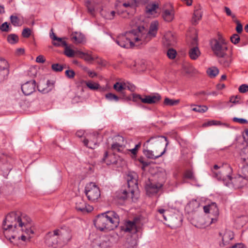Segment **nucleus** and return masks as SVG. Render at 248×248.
<instances>
[{"label": "nucleus", "instance_id": "1a4fd4ad", "mask_svg": "<svg viewBox=\"0 0 248 248\" xmlns=\"http://www.w3.org/2000/svg\"><path fill=\"white\" fill-rule=\"evenodd\" d=\"M127 186L130 191L131 198H133L134 193L138 191L137 175L136 173H130L127 177Z\"/></svg>", "mask_w": 248, "mask_h": 248}, {"label": "nucleus", "instance_id": "412c9836", "mask_svg": "<svg viewBox=\"0 0 248 248\" xmlns=\"http://www.w3.org/2000/svg\"><path fill=\"white\" fill-rule=\"evenodd\" d=\"M116 140L122 141L123 143L116 142L111 145V149L113 152L122 153L124 152L125 146L124 144V139L123 137L118 136Z\"/></svg>", "mask_w": 248, "mask_h": 248}, {"label": "nucleus", "instance_id": "b1692460", "mask_svg": "<svg viewBox=\"0 0 248 248\" xmlns=\"http://www.w3.org/2000/svg\"><path fill=\"white\" fill-rule=\"evenodd\" d=\"M78 86L82 87H87L91 90H96L100 88V86L98 83L91 80L84 81L81 80Z\"/></svg>", "mask_w": 248, "mask_h": 248}, {"label": "nucleus", "instance_id": "4468645a", "mask_svg": "<svg viewBox=\"0 0 248 248\" xmlns=\"http://www.w3.org/2000/svg\"><path fill=\"white\" fill-rule=\"evenodd\" d=\"M140 221L139 217H135L132 221L128 220L125 222L123 230L125 232L136 233L137 232V225Z\"/></svg>", "mask_w": 248, "mask_h": 248}, {"label": "nucleus", "instance_id": "0eeeda50", "mask_svg": "<svg viewBox=\"0 0 248 248\" xmlns=\"http://www.w3.org/2000/svg\"><path fill=\"white\" fill-rule=\"evenodd\" d=\"M85 193L88 200L91 202H95L100 197L99 188L93 183L88 184L85 188Z\"/></svg>", "mask_w": 248, "mask_h": 248}, {"label": "nucleus", "instance_id": "c85d7f7f", "mask_svg": "<svg viewBox=\"0 0 248 248\" xmlns=\"http://www.w3.org/2000/svg\"><path fill=\"white\" fill-rule=\"evenodd\" d=\"M72 237V230L67 226L63 227V243H67L69 241Z\"/></svg>", "mask_w": 248, "mask_h": 248}, {"label": "nucleus", "instance_id": "f704fd0d", "mask_svg": "<svg viewBox=\"0 0 248 248\" xmlns=\"http://www.w3.org/2000/svg\"><path fill=\"white\" fill-rule=\"evenodd\" d=\"M51 33H50V37L53 40L52 44L55 46H59L62 45V37H57L53 32L52 30H51Z\"/></svg>", "mask_w": 248, "mask_h": 248}, {"label": "nucleus", "instance_id": "c756f323", "mask_svg": "<svg viewBox=\"0 0 248 248\" xmlns=\"http://www.w3.org/2000/svg\"><path fill=\"white\" fill-rule=\"evenodd\" d=\"M242 167L241 168V173L244 179L248 178V157L242 158Z\"/></svg>", "mask_w": 248, "mask_h": 248}, {"label": "nucleus", "instance_id": "6e6d98bb", "mask_svg": "<svg viewBox=\"0 0 248 248\" xmlns=\"http://www.w3.org/2000/svg\"><path fill=\"white\" fill-rule=\"evenodd\" d=\"M37 71L36 68L32 67L30 68L28 72V76L31 78H35L37 77Z\"/></svg>", "mask_w": 248, "mask_h": 248}, {"label": "nucleus", "instance_id": "052dcab7", "mask_svg": "<svg viewBox=\"0 0 248 248\" xmlns=\"http://www.w3.org/2000/svg\"><path fill=\"white\" fill-rule=\"evenodd\" d=\"M31 34V31L30 28H26L23 29L22 32V35L24 38H28Z\"/></svg>", "mask_w": 248, "mask_h": 248}, {"label": "nucleus", "instance_id": "2eb2a0df", "mask_svg": "<svg viewBox=\"0 0 248 248\" xmlns=\"http://www.w3.org/2000/svg\"><path fill=\"white\" fill-rule=\"evenodd\" d=\"M36 82L34 80H31L21 85V88L23 93L25 95L31 94L35 91Z\"/></svg>", "mask_w": 248, "mask_h": 248}, {"label": "nucleus", "instance_id": "8fccbe9b", "mask_svg": "<svg viewBox=\"0 0 248 248\" xmlns=\"http://www.w3.org/2000/svg\"><path fill=\"white\" fill-rule=\"evenodd\" d=\"M106 98L109 101H115L117 102L120 97L112 93H108L105 95Z\"/></svg>", "mask_w": 248, "mask_h": 248}, {"label": "nucleus", "instance_id": "4d7b16f0", "mask_svg": "<svg viewBox=\"0 0 248 248\" xmlns=\"http://www.w3.org/2000/svg\"><path fill=\"white\" fill-rule=\"evenodd\" d=\"M221 123L220 121L211 120L209 121L207 123H205L203 124V126H207L211 125H221Z\"/></svg>", "mask_w": 248, "mask_h": 248}, {"label": "nucleus", "instance_id": "a211bd4d", "mask_svg": "<svg viewBox=\"0 0 248 248\" xmlns=\"http://www.w3.org/2000/svg\"><path fill=\"white\" fill-rule=\"evenodd\" d=\"M162 186V184L149 182V183L146 184L145 188L147 194L151 195L156 193Z\"/></svg>", "mask_w": 248, "mask_h": 248}, {"label": "nucleus", "instance_id": "a18cd8bd", "mask_svg": "<svg viewBox=\"0 0 248 248\" xmlns=\"http://www.w3.org/2000/svg\"><path fill=\"white\" fill-rule=\"evenodd\" d=\"M0 30L1 31L9 32L12 30V27L10 26L9 23L5 22L0 25Z\"/></svg>", "mask_w": 248, "mask_h": 248}, {"label": "nucleus", "instance_id": "680f3d73", "mask_svg": "<svg viewBox=\"0 0 248 248\" xmlns=\"http://www.w3.org/2000/svg\"><path fill=\"white\" fill-rule=\"evenodd\" d=\"M240 99V96L239 95H236L235 96H232L230 98L229 102L232 103L234 104L239 103V99Z\"/></svg>", "mask_w": 248, "mask_h": 248}, {"label": "nucleus", "instance_id": "603ef678", "mask_svg": "<svg viewBox=\"0 0 248 248\" xmlns=\"http://www.w3.org/2000/svg\"><path fill=\"white\" fill-rule=\"evenodd\" d=\"M177 52L173 48H170L167 51V56L170 59H173L175 58Z\"/></svg>", "mask_w": 248, "mask_h": 248}, {"label": "nucleus", "instance_id": "20e7f679", "mask_svg": "<svg viewBox=\"0 0 248 248\" xmlns=\"http://www.w3.org/2000/svg\"><path fill=\"white\" fill-rule=\"evenodd\" d=\"M120 223L119 216L114 211L99 214L94 220L96 228L101 231H109L116 229Z\"/></svg>", "mask_w": 248, "mask_h": 248}, {"label": "nucleus", "instance_id": "393cba45", "mask_svg": "<svg viewBox=\"0 0 248 248\" xmlns=\"http://www.w3.org/2000/svg\"><path fill=\"white\" fill-rule=\"evenodd\" d=\"M234 237L233 233L230 230L226 231L222 236V244H220V246H224L229 243Z\"/></svg>", "mask_w": 248, "mask_h": 248}, {"label": "nucleus", "instance_id": "473e14b6", "mask_svg": "<svg viewBox=\"0 0 248 248\" xmlns=\"http://www.w3.org/2000/svg\"><path fill=\"white\" fill-rule=\"evenodd\" d=\"M128 197H130L131 199V195L130 194V191H129V189H122L117 193V197L118 199L125 200L127 199Z\"/></svg>", "mask_w": 248, "mask_h": 248}, {"label": "nucleus", "instance_id": "37998d69", "mask_svg": "<svg viewBox=\"0 0 248 248\" xmlns=\"http://www.w3.org/2000/svg\"><path fill=\"white\" fill-rule=\"evenodd\" d=\"M219 60V63L224 67H228L231 62V59L230 57L225 58L224 56L220 57Z\"/></svg>", "mask_w": 248, "mask_h": 248}, {"label": "nucleus", "instance_id": "cd10ccee", "mask_svg": "<svg viewBox=\"0 0 248 248\" xmlns=\"http://www.w3.org/2000/svg\"><path fill=\"white\" fill-rule=\"evenodd\" d=\"M102 162L106 163L107 165L116 164L117 160L115 158L114 155H108V152H106L104 157L102 158Z\"/></svg>", "mask_w": 248, "mask_h": 248}, {"label": "nucleus", "instance_id": "f03ea898", "mask_svg": "<svg viewBox=\"0 0 248 248\" xmlns=\"http://www.w3.org/2000/svg\"><path fill=\"white\" fill-rule=\"evenodd\" d=\"M212 172L213 177L217 179L218 181H222L227 186L232 185L235 188H239L245 184L243 182L244 178L242 174L236 177H232V169L227 163L220 166L215 165L212 169Z\"/></svg>", "mask_w": 248, "mask_h": 248}, {"label": "nucleus", "instance_id": "9d476101", "mask_svg": "<svg viewBox=\"0 0 248 248\" xmlns=\"http://www.w3.org/2000/svg\"><path fill=\"white\" fill-rule=\"evenodd\" d=\"M60 230H55L53 232H48L45 237V243L49 247L57 248L58 247L59 241L58 235Z\"/></svg>", "mask_w": 248, "mask_h": 248}, {"label": "nucleus", "instance_id": "5701e85b", "mask_svg": "<svg viewBox=\"0 0 248 248\" xmlns=\"http://www.w3.org/2000/svg\"><path fill=\"white\" fill-rule=\"evenodd\" d=\"M8 64L7 61L0 58V77L5 78L9 74Z\"/></svg>", "mask_w": 248, "mask_h": 248}, {"label": "nucleus", "instance_id": "13d9d810", "mask_svg": "<svg viewBox=\"0 0 248 248\" xmlns=\"http://www.w3.org/2000/svg\"><path fill=\"white\" fill-rule=\"evenodd\" d=\"M51 68L54 72H61L62 71V65L59 63H54L52 65Z\"/></svg>", "mask_w": 248, "mask_h": 248}, {"label": "nucleus", "instance_id": "39448f33", "mask_svg": "<svg viewBox=\"0 0 248 248\" xmlns=\"http://www.w3.org/2000/svg\"><path fill=\"white\" fill-rule=\"evenodd\" d=\"M158 30V22H152L147 31L143 26H138L136 29H133L135 42H140L141 44H146L156 35Z\"/></svg>", "mask_w": 248, "mask_h": 248}, {"label": "nucleus", "instance_id": "58836bf2", "mask_svg": "<svg viewBox=\"0 0 248 248\" xmlns=\"http://www.w3.org/2000/svg\"><path fill=\"white\" fill-rule=\"evenodd\" d=\"M7 41L11 44H15L18 42V36L16 34H10L7 36Z\"/></svg>", "mask_w": 248, "mask_h": 248}, {"label": "nucleus", "instance_id": "9b49d317", "mask_svg": "<svg viewBox=\"0 0 248 248\" xmlns=\"http://www.w3.org/2000/svg\"><path fill=\"white\" fill-rule=\"evenodd\" d=\"M175 11L173 5L171 3L164 5L162 12L163 19L168 22L172 21L174 18Z\"/></svg>", "mask_w": 248, "mask_h": 248}, {"label": "nucleus", "instance_id": "6ab92c4d", "mask_svg": "<svg viewBox=\"0 0 248 248\" xmlns=\"http://www.w3.org/2000/svg\"><path fill=\"white\" fill-rule=\"evenodd\" d=\"M84 145L90 149H94L98 146L97 136L93 134L90 136V139H84L82 140Z\"/></svg>", "mask_w": 248, "mask_h": 248}, {"label": "nucleus", "instance_id": "ddd939ff", "mask_svg": "<svg viewBox=\"0 0 248 248\" xmlns=\"http://www.w3.org/2000/svg\"><path fill=\"white\" fill-rule=\"evenodd\" d=\"M203 210L205 213H211L214 215V217L210 218V224L215 223L217 221L219 212L217 204L215 202H213L210 205L204 206Z\"/></svg>", "mask_w": 248, "mask_h": 248}, {"label": "nucleus", "instance_id": "e2e57ef3", "mask_svg": "<svg viewBox=\"0 0 248 248\" xmlns=\"http://www.w3.org/2000/svg\"><path fill=\"white\" fill-rule=\"evenodd\" d=\"M84 70L88 74V76L91 78H94V77L98 76L97 73H96L94 71L90 70L88 68H85L84 69Z\"/></svg>", "mask_w": 248, "mask_h": 248}, {"label": "nucleus", "instance_id": "de8ad7c7", "mask_svg": "<svg viewBox=\"0 0 248 248\" xmlns=\"http://www.w3.org/2000/svg\"><path fill=\"white\" fill-rule=\"evenodd\" d=\"M86 7L88 9V13L93 16H95V10L94 6L90 1L86 2Z\"/></svg>", "mask_w": 248, "mask_h": 248}, {"label": "nucleus", "instance_id": "bb28decb", "mask_svg": "<svg viewBox=\"0 0 248 248\" xmlns=\"http://www.w3.org/2000/svg\"><path fill=\"white\" fill-rule=\"evenodd\" d=\"M158 4L156 0H153L150 3L146 6V12L149 14L152 15L156 13V10L158 8Z\"/></svg>", "mask_w": 248, "mask_h": 248}, {"label": "nucleus", "instance_id": "a19ab883", "mask_svg": "<svg viewBox=\"0 0 248 248\" xmlns=\"http://www.w3.org/2000/svg\"><path fill=\"white\" fill-rule=\"evenodd\" d=\"M113 88L118 92H122L126 89V84L122 82H116L113 85Z\"/></svg>", "mask_w": 248, "mask_h": 248}, {"label": "nucleus", "instance_id": "864d4df0", "mask_svg": "<svg viewBox=\"0 0 248 248\" xmlns=\"http://www.w3.org/2000/svg\"><path fill=\"white\" fill-rule=\"evenodd\" d=\"M233 21L236 23V31L238 33H241L243 31V26L240 23V22L236 19H233Z\"/></svg>", "mask_w": 248, "mask_h": 248}, {"label": "nucleus", "instance_id": "f257e3e1", "mask_svg": "<svg viewBox=\"0 0 248 248\" xmlns=\"http://www.w3.org/2000/svg\"><path fill=\"white\" fill-rule=\"evenodd\" d=\"M169 142L167 138L164 136H153L143 144V152L148 158L155 159L163 155Z\"/></svg>", "mask_w": 248, "mask_h": 248}, {"label": "nucleus", "instance_id": "bf43d9fd", "mask_svg": "<svg viewBox=\"0 0 248 248\" xmlns=\"http://www.w3.org/2000/svg\"><path fill=\"white\" fill-rule=\"evenodd\" d=\"M198 220L199 223H197L196 224L194 225L198 228H203L205 227L206 225L204 223V219L202 217H198Z\"/></svg>", "mask_w": 248, "mask_h": 248}, {"label": "nucleus", "instance_id": "3c124183", "mask_svg": "<svg viewBox=\"0 0 248 248\" xmlns=\"http://www.w3.org/2000/svg\"><path fill=\"white\" fill-rule=\"evenodd\" d=\"M10 18L11 22L13 24V25H14L15 27L19 26L20 20L17 16H14L13 15H12L10 16Z\"/></svg>", "mask_w": 248, "mask_h": 248}, {"label": "nucleus", "instance_id": "dca6fc26", "mask_svg": "<svg viewBox=\"0 0 248 248\" xmlns=\"http://www.w3.org/2000/svg\"><path fill=\"white\" fill-rule=\"evenodd\" d=\"M76 208L78 211L87 213L91 212L93 209L92 206L87 204L81 198L77 200L76 202Z\"/></svg>", "mask_w": 248, "mask_h": 248}, {"label": "nucleus", "instance_id": "f3484780", "mask_svg": "<svg viewBox=\"0 0 248 248\" xmlns=\"http://www.w3.org/2000/svg\"><path fill=\"white\" fill-rule=\"evenodd\" d=\"M133 97L134 98H137L140 99L141 100V101L144 103H147L150 104L156 103L161 98L160 96L158 94L153 96L146 95L145 96L144 98H142L140 95L134 94Z\"/></svg>", "mask_w": 248, "mask_h": 248}, {"label": "nucleus", "instance_id": "e433bc0d", "mask_svg": "<svg viewBox=\"0 0 248 248\" xmlns=\"http://www.w3.org/2000/svg\"><path fill=\"white\" fill-rule=\"evenodd\" d=\"M184 68L186 73L190 74L191 76H198V72L192 66L190 65H185Z\"/></svg>", "mask_w": 248, "mask_h": 248}, {"label": "nucleus", "instance_id": "338daca9", "mask_svg": "<svg viewBox=\"0 0 248 248\" xmlns=\"http://www.w3.org/2000/svg\"><path fill=\"white\" fill-rule=\"evenodd\" d=\"M239 92L241 93H245L248 91V85L247 84H242L238 88Z\"/></svg>", "mask_w": 248, "mask_h": 248}, {"label": "nucleus", "instance_id": "5fc2aeb1", "mask_svg": "<svg viewBox=\"0 0 248 248\" xmlns=\"http://www.w3.org/2000/svg\"><path fill=\"white\" fill-rule=\"evenodd\" d=\"M230 39L232 43L234 44V45H236L239 42L240 38L238 34L235 33L233 34L231 37Z\"/></svg>", "mask_w": 248, "mask_h": 248}, {"label": "nucleus", "instance_id": "7ed1b4c3", "mask_svg": "<svg viewBox=\"0 0 248 248\" xmlns=\"http://www.w3.org/2000/svg\"><path fill=\"white\" fill-rule=\"evenodd\" d=\"M31 219L26 214L20 211H13L9 213L2 222L3 229L5 231H13L17 226L23 228L30 227Z\"/></svg>", "mask_w": 248, "mask_h": 248}, {"label": "nucleus", "instance_id": "72a5a7b5", "mask_svg": "<svg viewBox=\"0 0 248 248\" xmlns=\"http://www.w3.org/2000/svg\"><path fill=\"white\" fill-rule=\"evenodd\" d=\"M164 39L168 46L173 45L175 43V37L171 32H168L165 34Z\"/></svg>", "mask_w": 248, "mask_h": 248}, {"label": "nucleus", "instance_id": "69168bd1", "mask_svg": "<svg viewBox=\"0 0 248 248\" xmlns=\"http://www.w3.org/2000/svg\"><path fill=\"white\" fill-rule=\"evenodd\" d=\"M232 121L234 122H237L241 124H246L248 123V121L246 119L243 118H238L237 117H234L232 119Z\"/></svg>", "mask_w": 248, "mask_h": 248}, {"label": "nucleus", "instance_id": "7c9ffc66", "mask_svg": "<svg viewBox=\"0 0 248 248\" xmlns=\"http://www.w3.org/2000/svg\"><path fill=\"white\" fill-rule=\"evenodd\" d=\"M63 46H65L64 53L66 56L72 58L74 57L76 54L77 55V51H75L71 49L70 46H67L66 42L64 40H63Z\"/></svg>", "mask_w": 248, "mask_h": 248}, {"label": "nucleus", "instance_id": "a878e982", "mask_svg": "<svg viewBox=\"0 0 248 248\" xmlns=\"http://www.w3.org/2000/svg\"><path fill=\"white\" fill-rule=\"evenodd\" d=\"M77 56L83 59L86 62L92 63L94 61V58H95V54H89L88 53H84L80 51H77Z\"/></svg>", "mask_w": 248, "mask_h": 248}, {"label": "nucleus", "instance_id": "6e6552de", "mask_svg": "<svg viewBox=\"0 0 248 248\" xmlns=\"http://www.w3.org/2000/svg\"><path fill=\"white\" fill-rule=\"evenodd\" d=\"M211 47L214 53L218 57L225 56L226 51L228 49L225 43L220 42L217 40L212 41Z\"/></svg>", "mask_w": 248, "mask_h": 248}, {"label": "nucleus", "instance_id": "f8f14e48", "mask_svg": "<svg viewBox=\"0 0 248 248\" xmlns=\"http://www.w3.org/2000/svg\"><path fill=\"white\" fill-rule=\"evenodd\" d=\"M38 91L43 93H46L51 91L53 88V83L46 78H41L37 86Z\"/></svg>", "mask_w": 248, "mask_h": 248}, {"label": "nucleus", "instance_id": "4be33fe9", "mask_svg": "<svg viewBox=\"0 0 248 248\" xmlns=\"http://www.w3.org/2000/svg\"><path fill=\"white\" fill-rule=\"evenodd\" d=\"M71 38L76 44H83L86 42V38L84 34L79 32H73L71 35Z\"/></svg>", "mask_w": 248, "mask_h": 248}, {"label": "nucleus", "instance_id": "79ce46f5", "mask_svg": "<svg viewBox=\"0 0 248 248\" xmlns=\"http://www.w3.org/2000/svg\"><path fill=\"white\" fill-rule=\"evenodd\" d=\"M202 17V14L201 11V6H199L198 7L194 10L193 19L196 22L197 20L201 19Z\"/></svg>", "mask_w": 248, "mask_h": 248}, {"label": "nucleus", "instance_id": "aec40b11", "mask_svg": "<svg viewBox=\"0 0 248 248\" xmlns=\"http://www.w3.org/2000/svg\"><path fill=\"white\" fill-rule=\"evenodd\" d=\"M111 242L107 237H103L99 240H96L93 244V248H108Z\"/></svg>", "mask_w": 248, "mask_h": 248}, {"label": "nucleus", "instance_id": "4c0bfd02", "mask_svg": "<svg viewBox=\"0 0 248 248\" xmlns=\"http://www.w3.org/2000/svg\"><path fill=\"white\" fill-rule=\"evenodd\" d=\"M134 63V66L137 67V70L139 72L143 71L146 68L145 62L143 60L140 61L138 63L136 62Z\"/></svg>", "mask_w": 248, "mask_h": 248}, {"label": "nucleus", "instance_id": "49530a36", "mask_svg": "<svg viewBox=\"0 0 248 248\" xmlns=\"http://www.w3.org/2000/svg\"><path fill=\"white\" fill-rule=\"evenodd\" d=\"M179 102V100H173L169 98H166L164 100V103L165 105L170 106L176 105Z\"/></svg>", "mask_w": 248, "mask_h": 248}, {"label": "nucleus", "instance_id": "c9c22d12", "mask_svg": "<svg viewBox=\"0 0 248 248\" xmlns=\"http://www.w3.org/2000/svg\"><path fill=\"white\" fill-rule=\"evenodd\" d=\"M115 12L114 11H111L110 12L109 11H104L103 10H101L100 12L101 15L106 19L111 20L113 19L115 15Z\"/></svg>", "mask_w": 248, "mask_h": 248}, {"label": "nucleus", "instance_id": "09e8293b", "mask_svg": "<svg viewBox=\"0 0 248 248\" xmlns=\"http://www.w3.org/2000/svg\"><path fill=\"white\" fill-rule=\"evenodd\" d=\"M207 109L208 108L206 106H197L192 108V110L200 113L205 112Z\"/></svg>", "mask_w": 248, "mask_h": 248}, {"label": "nucleus", "instance_id": "0e129e2a", "mask_svg": "<svg viewBox=\"0 0 248 248\" xmlns=\"http://www.w3.org/2000/svg\"><path fill=\"white\" fill-rule=\"evenodd\" d=\"M184 175L185 178L189 179L192 180L194 178L193 173L191 170H186V172H185Z\"/></svg>", "mask_w": 248, "mask_h": 248}, {"label": "nucleus", "instance_id": "774afa93", "mask_svg": "<svg viewBox=\"0 0 248 248\" xmlns=\"http://www.w3.org/2000/svg\"><path fill=\"white\" fill-rule=\"evenodd\" d=\"M224 11L225 12L227 16H231L233 19H235V16L234 14H232L231 10L229 7L225 6L224 7Z\"/></svg>", "mask_w": 248, "mask_h": 248}, {"label": "nucleus", "instance_id": "2f4dec72", "mask_svg": "<svg viewBox=\"0 0 248 248\" xmlns=\"http://www.w3.org/2000/svg\"><path fill=\"white\" fill-rule=\"evenodd\" d=\"M201 52L197 46H193L189 50V56L192 60H196L200 55Z\"/></svg>", "mask_w": 248, "mask_h": 248}, {"label": "nucleus", "instance_id": "c03bdc74", "mask_svg": "<svg viewBox=\"0 0 248 248\" xmlns=\"http://www.w3.org/2000/svg\"><path fill=\"white\" fill-rule=\"evenodd\" d=\"M218 73L219 70L216 67H212L207 70V73L209 76L216 77Z\"/></svg>", "mask_w": 248, "mask_h": 248}, {"label": "nucleus", "instance_id": "423d86ee", "mask_svg": "<svg viewBox=\"0 0 248 248\" xmlns=\"http://www.w3.org/2000/svg\"><path fill=\"white\" fill-rule=\"evenodd\" d=\"M133 30L118 36L115 42L121 47L130 48L134 46V34Z\"/></svg>", "mask_w": 248, "mask_h": 248}, {"label": "nucleus", "instance_id": "ea45409f", "mask_svg": "<svg viewBox=\"0 0 248 248\" xmlns=\"http://www.w3.org/2000/svg\"><path fill=\"white\" fill-rule=\"evenodd\" d=\"M95 58H94V61L100 67H106L108 62L105 60L102 59L101 58L99 57L97 55H95Z\"/></svg>", "mask_w": 248, "mask_h": 248}]
</instances>
